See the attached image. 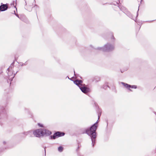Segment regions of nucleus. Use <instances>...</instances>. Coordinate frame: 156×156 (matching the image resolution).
Returning a JSON list of instances; mask_svg holds the SVG:
<instances>
[{
    "label": "nucleus",
    "mask_w": 156,
    "mask_h": 156,
    "mask_svg": "<svg viewBox=\"0 0 156 156\" xmlns=\"http://www.w3.org/2000/svg\"><path fill=\"white\" fill-rule=\"evenodd\" d=\"M33 132L32 131L30 130L27 132H23V134L26 135H29L30 136H31V134Z\"/></svg>",
    "instance_id": "nucleus-10"
},
{
    "label": "nucleus",
    "mask_w": 156,
    "mask_h": 156,
    "mask_svg": "<svg viewBox=\"0 0 156 156\" xmlns=\"http://www.w3.org/2000/svg\"><path fill=\"white\" fill-rule=\"evenodd\" d=\"M100 115H101V114H100V115H98V119L100 117Z\"/></svg>",
    "instance_id": "nucleus-13"
},
{
    "label": "nucleus",
    "mask_w": 156,
    "mask_h": 156,
    "mask_svg": "<svg viewBox=\"0 0 156 156\" xmlns=\"http://www.w3.org/2000/svg\"><path fill=\"white\" fill-rule=\"evenodd\" d=\"M8 8V6L6 4H3L0 6V10L1 11L6 10Z\"/></svg>",
    "instance_id": "nucleus-9"
},
{
    "label": "nucleus",
    "mask_w": 156,
    "mask_h": 156,
    "mask_svg": "<svg viewBox=\"0 0 156 156\" xmlns=\"http://www.w3.org/2000/svg\"><path fill=\"white\" fill-rule=\"evenodd\" d=\"M44 150H45V154L46 153V150L45 149H44Z\"/></svg>",
    "instance_id": "nucleus-15"
},
{
    "label": "nucleus",
    "mask_w": 156,
    "mask_h": 156,
    "mask_svg": "<svg viewBox=\"0 0 156 156\" xmlns=\"http://www.w3.org/2000/svg\"><path fill=\"white\" fill-rule=\"evenodd\" d=\"M16 15V16H17L18 17H19V18H19V17L18 15Z\"/></svg>",
    "instance_id": "nucleus-14"
},
{
    "label": "nucleus",
    "mask_w": 156,
    "mask_h": 156,
    "mask_svg": "<svg viewBox=\"0 0 156 156\" xmlns=\"http://www.w3.org/2000/svg\"><path fill=\"white\" fill-rule=\"evenodd\" d=\"M13 66V65L12 64L11 66L7 69V71H8V75L9 76V81H12V79L14 78L15 75V73H13V70L12 69Z\"/></svg>",
    "instance_id": "nucleus-4"
},
{
    "label": "nucleus",
    "mask_w": 156,
    "mask_h": 156,
    "mask_svg": "<svg viewBox=\"0 0 156 156\" xmlns=\"http://www.w3.org/2000/svg\"><path fill=\"white\" fill-rule=\"evenodd\" d=\"M122 83L125 87L128 88H132L136 89V86L135 85L131 86L130 85L128 84L127 83H125L123 82H122Z\"/></svg>",
    "instance_id": "nucleus-7"
},
{
    "label": "nucleus",
    "mask_w": 156,
    "mask_h": 156,
    "mask_svg": "<svg viewBox=\"0 0 156 156\" xmlns=\"http://www.w3.org/2000/svg\"><path fill=\"white\" fill-rule=\"evenodd\" d=\"M3 143H5V142H3Z\"/></svg>",
    "instance_id": "nucleus-17"
},
{
    "label": "nucleus",
    "mask_w": 156,
    "mask_h": 156,
    "mask_svg": "<svg viewBox=\"0 0 156 156\" xmlns=\"http://www.w3.org/2000/svg\"><path fill=\"white\" fill-rule=\"evenodd\" d=\"M97 123V121L90 127V129H87L86 130V133L91 137L93 146L95 142L96 137V131L98 126Z\"/></svg>",
    "instance_id": "nucleus-1"
},
{
    "label": "nucleus",
    "mask_w": 156,
    "mask_h": 156,
    "mask_svg": "<svg viewBox=\"0 0 156 156\" xmlns=\"http://www.w3.org/2000/svg\"><path fill=\"white\" fill-rule=\"evenodd\" d=\"M33 133L34 136L40 137L44 135H49L51 134V132L45 129H40L34 130Z\"/></svg>",
    "instance_id": "nucleus-2"
},
{
    "label": "nucleus",
    "mask_w": 156,
    "mask_h": 156,
    "mask_svg": "<svg viewBox=\"0 0 156 156\" xmlns=\"http://www.w3.org/2000/svg\"><path fill=\"white\" fill-rule=\"evenodd\" d=\"M80 88L82 91L85 94L87 93L89 91V88L85 87L83 86H82L80 87Z\"/></svg>",
    "instance_id": "nucleus-6"
},
{
    "label": "nucleus",
    "mask_w": 156,
    "mask_h": 156,
    "mask_svg": "<svg viewBox=\"0 0 156 156\" xmlns=\"http://www.w3.org/2000/svg\"><path fill=\"white\" fill-rule=\"evenodd\" d=\"M82 81L81 80H76L74 81V83L77 85L79 88L82 86Z\"/></svg>",
    "instance_id": "nucleus-8"
},
{
    "label": "nucleus",
    "mask_w": 156,
    "mask_h": 156,
    "mask_svg": "<svg viewBox=\"0 0 156 156\" xmlns=\"http://www.w3.org/2000/svg\"><path fill=\"white\" fill-rule=\"evenodd\" d=\"M65 133L60 132H57L55 133L52 136L53 138L55 139L56 136L59 137L63 136Z\"/></svg>",
    "instance_id": "nucleus-5"
},
{
    "label": "nucleus",
    "mask_w": 156,
    "mask_h": 156,
    "mask_svg": "<svg viewBox=\"0 0 156 156\" xmlns=\"http://www.w3.org/2000/svg\"><path fill=\"white\" fill-rule=\"evenodd\" d=\"M63 148L62 146H60L58 147V150L59 152H61L62 151H63Z\"/></svg>",
    "instance_id": "nucleus-11"
},
{
    "label": "nucleus",
    "mask_w": 156,
    "mask_h": 156,
    "mask_svg": "<svg viewBox=\"0 0 156 156\" xmlns=\"http://www.w3.org/2000/svg\"><path fill=\"white\" fill-rule=\"evenodd\" d=\"M38 125L39 126L41 127H43V125L42 124H40V123H38Z\"/></svg>",
    "instance_id": "nucleus-12"
},
{
    "label": "nucleus",
    "mask_w": 156,
    "mask_h": 156,
    "mask_svg": "<svg viewBox=\"0 0 156 156\" xmlns=\"http://www.w3.org/2000/svg\"><path fill=\"white\" fill-rule=\"evenodd\" d=\"M74 75H75V72L74 71Z\"/></svg>",
    "instance_id": "nucleus-16"
},
{
    "label": "nucleus",
    "mask_w": 156,
    "mask_h": 156,
    "mask_svg": "<svg viewBox=\"0 0 156 156\" xmlns=\"http://www.w3.org/2000/svg\"><path fill=\"white\" fill-rule=\"evenodd\" d=\"M114 49V46L109 44H107L105 45L103 47H98L97 48V50L103 51H109L112 50Z\"/></svg>",
    "instance_id": "nucleus-3"
}]
</instances>
